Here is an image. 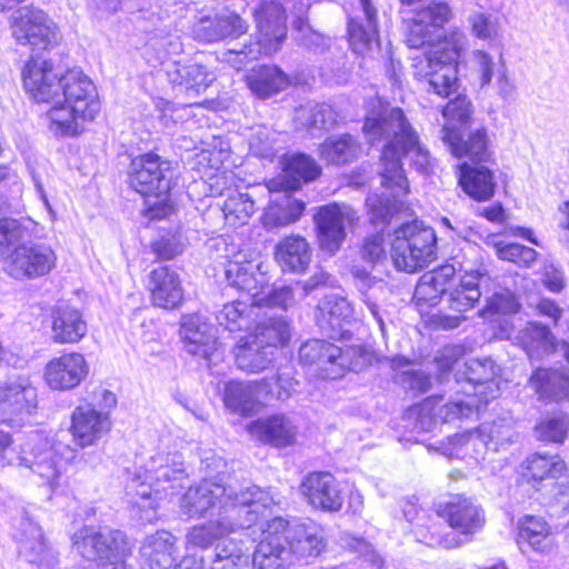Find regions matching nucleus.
<instances>
[{
	"instance_id": "1",
	"label": "nucleus",
	"mask_w": 569,
	"mask_h": 569,
	"mask_svg": "<svg viewBox=\"0 0 569 569\" xmlns=\"http://www.w3.org/2000/svg\"><path fill=\"white\" fill-rule=\"evenodd\" d=\"M362 131L370 146L381 147L379 173L385 191L367 198L370 222L380 230L366 238L361 248L362 259L375 264L386 258L383 229L402 208V198L409 190L402 159L423 174L433 170L435 159L398 107L381 106L372 110L365 119Z\"/></svg>"
},
{
	"instance_id": "2",
	"label": "nucleus",
	"mask_w": 569,
	"mask_h": 569,
	"mask_svg": "<svg viewBox=\"0 0 569 569\" xmlns=\"http://www.w3.org/2000/svg\"><path fill=\"white\" fill-rule=\"evenodd\" d=\"M23 87L38 102L52 103L48 128L56 137H76L83 122L100 112V100L91 79L78 68L58 72L47 60L30 59L22 70Z\"/></svg>"
},
{
	"instance_id": "3",
	"label": "nucleus",
	"mask_w": 569,
	"mask_h": 569,
	"mask_svg": "<svg viewBox=\"0 0 569 569\" xmlns=\"http://www.w3.org/2000/svg\"><path fill=\"white\" fill-rule=\"evenodd\" d=\"M272 505V495L257 486H224L212 479H203L182 496L180 511L188 518L243 520L248 509H256L258 519Z\"/></svg>"
},
{
	"instance_id": "4",
	"label": "nucleus",
	"mask_w": 569,
	"mask_h": 569,
	"mask_svg": "<svg viewBox=\"0 0 569 569\" xmlns=\"http://www.w3.org/2000/svg\"><path fill=\"white\" fill-rule=\"evenodd\" d=\"M77 459V451L62 442L50 443L40 432L33 431L13 439L0 429V467L28 471L51 489L59 486L67 467Z\"/></svg>"
},
{
	"instance_id": "5",
	"label": "nucleus",
	"mask_w": 569,
	"mask_h": 569,
	"mask_svg": "<svg viewBox=\"0 0 569 569\" xmlns=\"http://www.w3.org/2000/svg\"><path fill=\"white\" fill-rule=\"evenodd\" d=\"M186 478L181 453L158 452L152 456L129 483V489L134 491L133 503L140 510V520L153 522L159 500L181 488Z\"/></svg>"
},
{
	"instance_id": "6",
	"label": "nucleus",
	"mask_w": 569,
	"mask_h": 569,
	"mask_svg": "<svg viewBox=\"0 0 569 569\" xmlns=\"http://www.w3.org/2000/svg\"><path fill=\"white\" fill-rule=\"evenodd\" d=\"M258 39L256 42L237 43L222 53V60L234 69H242L260 56L279 50L287 37L286 14L282 4L274 0H261L253 10Z\"/></svg>"
},
{
	"instance_id": "7",
	"label": "nucleus",
	"mask_w": 569,
	"mask_h": 569,
	"mask_svg": "<svg viewBox=\"0 0 569 569\" xmlns=\"http://www.w3.org/2000/svg\"><path fill=\"white\" fill-rule=\"evenodd\" d=\"M290 339V328L282 318H269L241 338L234 347L238 369L248 373H259L269 368L279 346Z\"/></svg>"
},
{
	"instance_id": "8",
	"label": "nucleus",
	"mask_w": 569,
	"mask_h": 569,
	"mask_svg": "<svg viewBox=\"0 0 569 569\" xmlns=\"http://www.w3.org/2000/svg\"><path fill=\"white\" fill-rule=\"evenodd\" d=\"M465 44V36L456 33L436 46L432 51L423 53V59L418 61L415 68L416 74L425 83L427 91L447 98L457 92V62Z\"/></svg>"
},
{
	"instance_id": "9",
	"label": "nucleus",
	"mask_w": 569,
	"mask_h": 569,
	"mask_svg": "<svg viewBox=\"0 0 569 569\" xmlns=\"http://www.w3.org/2000/svg\"><path fill=\"white\" fill-rule=\"evenodd\" d=\"M73 548L89 561L124 559L131 547L124 532L109 527L83 526L72 536Z\"/></svg>"
},
{
	"instance_id": "10",
	"label": "nucleus",
	"mask_w": 569,
	"mask_h": 569,
	"mask_svg": "<svg viewBox=\"0 0 569 569\" xmlns=\"http://www.w3.org/2000/svg\"><path fill=\"white\" fill-rule=\"evenodd\" d=\"M440 513L449 527L463 537L461 539L452 533L442 537L438 543L446 549L457 548L470 541L486 522L483 509L473 499L462 495H456L440 506Z\"/></svg>"
},
{
	"instance_id": "11",
	"label": "nucleus",
	"mask_w": 569,
	"mask_h": 569,
	"mask_svg": "<svg viewBox=\"0 0 569 569\" xmlns=\"http://www.w3.org/2000/svg\"><path fill=\"white\" fill-rule=\"evenodd\" d=\"M57 254L44 242L28 241L14 246L6 258L3 270L17 280H33L48 276L57 266Z\"/></svg>"
},
{
	"instance_id": "12",
	"label": "nucleus",
	"mask_w": 569,
	"mask_h": 569,
	"mask_svg": "<svg viewBox=\"0 0 569 569\" xmlns=\"http://www.w3.org/2000/svg\"><path fill=\"white\" fill-rule=\"evenodd\" d=\"M174 168L171 161L149 152L131 160L128 179L130 186L143 196H164L173 183Z\"/></svg>"
},
{
	"instance_id": "13",
	"label": "nucleus",
	"mask_w": 569,
	"mask_h": 569,
	"mask_svg": "<svg viewBox=\"0 0 569 569\" xmlns=\"http://www.w3.org/2000/svg\"><path fill=\"white\" fill-rule=\"evenodd\" d=\"M11 29L17 42L32 50H47L60 40L56 23L44 11L33 7L17 10L11 18Z\"/></svg>"
},
{
	"instance_id": "14",
	"label": "nucleus",
	"mask_w": 569,
	"mask_h": 569,
	"mask_svg": "<svg viewBox=\"0 0 569 569\" xmlns=\"http://www.w3.org/2000/svg\"><path fill=\"white\" fill-rule=\"evenodd\" d=\"M38 389L28 376H16L3 381L0 391V413L11 426H22L37 413Z\"/></svg>"
},
{
	"instance_id": "15",
	"label": "nucleus",
	"mask_w": 569,
	"mask_h": 569,
	"mask_svg": "<svg viewBox=\"0 0 569 569\" xmlns=\"http://www.w3.org/2000/svg\"><path fill=\"white\" fill-rule=\"evenodd\" d=\"M451 16L449 6L445 2H430L427 7L417 10L408 22L406 42L413 49L429 48L432 51L436 46L443 42V24Z\"/></svg>"
},
{
	"instance_id": "16",
	"label": "nucleus",
	"mask_w": 569,
	"mask_h": 569,
	"mask_svg": "<svg viewBox=\"0 0 569 569\" xmlns=\"http://www.w3.org/2000/svg\"><path fill=\"white\" fill-rule=\"evenodd\" d=\"M356 219V211L347 204L333 202L319 207L313 220L321 249L331 254L335 253L347 236V226Z\"/></svg>"
},
{
	"instance_id": "17",
	"label": "nucleus",
	"mask_w": 569,
	"mask_h": 569,
	"mask_svg": "<svg viewBox=\"0 0 569 569\" xmlns=\"http://www.w3.org/2000/svg\"><path fill=\"white\" fill-rule=\"evenodd\" d=\"M286 520L276 517L261 529V539L252 555L253 569H288L290 566V551L286 546L283 529Z\"/></svg>"
},
{
	"instance_id": "18",
	"label": "nucleus",
	"mask_w": 569,
	"mask_h": 569,
	"mask_svg": "<svg viewBox=\"0 0 569 569\" xmlns=\"http://www.w3.org/2000/svg\"><path fill=\"white\" fill-rule=\"evenodd\" d=\"M88 373L89 365L82 353L64 352L48 361L43 379L51 390L69 391L78 387Z\"/></svg>"
},
{
	"instance_id": "19",
	"label": "nucleus",
	"mask_w": 569,
	"mask_h": 569,
	"mask_svg": "<svg viewBox=\"0 0 569 569\" xmlns=\"http://www.w3.org/2000/svg\"><path fill=\"white\" fill-rule=\"evenodd\" d=\"M319 360L315 372L323 379L335 380L342 377L347 370H362L370 362V355L361 347L342 350L327 341Z\"/></svg>"
},
{
	"instance_id": "20",
	"label": "nucleus",
	"mask_w": 569,
	"mask_h": 569,
	"mask_svg": "<svg viewBox=\"0 0 569 569\" xmlns=\"http://www.w3.org/2000/svg\"><path fill=\"white\" fill-rule=\"evenodd\" d=\"M319 360L315 372L323 379L335 380L342 377L347 370H362L370 362V355L361 347L342 350L327 341Z\"/></svg>"
},
{
	"instance_id": "21",
	"label": "nucleus",
	"mask_w": 569,
	"mask_h": 569,
	"mask_svg": "<svg viewBox=\"0 0 569 569\" xmlns=\"http://www.w3.org/2000/svg\"><path fill=\"white\" fill-rule=\"evenodd\" d=\"M110 412L98 410L92 403L79 405L71 415L70 431L82 448L96 445L111 430Z\"/></svg>"
},
{
	"instance_id": "22",
	"label": "nucleus",
	"mask_w": 569,
	"mask_h": 569,
	"mask_svg": "<svg viewBox=\"0 0 569 569\" xmlns=\"http://www.w3.org/2000/svg\"><path fill=\"white\" fill-rule=\"evenodd\" d=\"M260 261L256 251L239 250L226 264V280L231 287L244 291L252 298L263 292L264 276L258 272Z\"/></svg>"
},
{
	"instance_id": "23",
	"label": "nucleus",
	"mask_w": 569,
	"mask_h": 569,
	"mask_svg": "<svg viewBox=\"0 0 569 569\" xmlns=\"http://www.w3.org/2000/svg\"><path fill=\"white\" fill-rule=\"evenodd\" d=\"M441 139L451 153L457 158H467L472 166L490 161L492 151L490 140L485 128H478L469 132L467 139L458 128L445 124L441 129Z\"/></svg>"
},
{
	"instance_id": "24",
	"label": "nucleus",
	"mask_w": 569,
	"mask_h": 569,
	"mask_svg": "<svg viewBox=\"0 0 569 569\" xmlns=\"http://www.w3.org/2000/svg\"><path fill=\"white\" fill-rule=\"evenodd\" d=\"M360 10L348 22V37L352 51L368 56L379 49L377 10L371 0H358Z\"/></svg>"
},
{
	"instance_id": "25",
	"label": "nucleus",
	"mask_w": 569,
	"mask_h": 569,
	"mask_svg": "<svg viewBox=\"0 0 569 569\" xmlns=\"http://www.w3.org/2000/svg\"><path fill=\"white\" fill-rule=\"evenodd\" d=\"M286 546L298 560L315 559L319 557L327 547L323 530L315 522L289 525L286 520L283 529Z\"/></svg>"
},
{
	"instance_id": "26",
	"label": "nucleus",
	"mask_w": 569,
	"mask_h": 569,
	"mask_svg": "<svg viewBox=\"0 0 569 569\" xmlns=\"http://www.w3.org/2000/svg\"><path fill=\"white\" fill-rule=\"evenodd\" d=\"M301 493L308 502L323 511H339L343 497L336 478L329 472H311L301 482Z\"/></svg>"
},
{
	"instance_id": "27",
	"label": "nucleus",
	"mask_w": 569,
	"mask_h": 569,
	"mask_svg": "<svg viewBox=\"0 0 569 569\" xmlns=\"http://www.w3.org/2000/svg\"><path fill=\"white\" fill-rule=\"evenodd\" d=\"M19 553L37 569H57L58 557L44 539L42 529L30 519H22Z\"/></svg>"
},
{
	"instance_id": "28",
	"label": "nucleus",
	"mask_w": 569,
	"mask_h": 569,
	"mask_svg": "<svg viewBox=\"0 0 569 569\" xmlns=\"http://www.w3.org/2000/svg\"><path fill=\"white\" fill-rule=\"evenodd\" d=\"M500 338L515 340L530 359H541L552 353L556 348L555 337L550 329L536 322H530L516 332L512 327L509 328L508 321L505 320Z\"/></svg>"
},
{
	"instance_id": "29",
	"label": "nucleus",
	"mask_w": 569,
	"mask_h": 569,
	"mask_svg": "<svg viewBox=\"0 0 569 569\" xmlns=\"http://www.w3.org/2000/svg\"><path fill=\"white\" fill-rule=\"evenodd\" d=\"M256 521V509H248L243 520L212 519L207 523L193 526L186 536V546L187 548L207 549L223 535L232 533L240 528H249Z\"/></svg>"
},
{
	"instance_id": "30",
	"label": "nucleus",
	"mask_w": 569,
	"mask_h": 569,
	"mask_svg": "<svg viewBox=\"0 0 569 569\" xmlns=\"http://www.w3.org/2000/svg\"><path fill=\"white\" fill-rule=\"evenodd\" d=\"M290 189L273 192L261 218L263 227L271 231L297 222L306 210V202L296 198Z\"/></svg>"
},
{
	"instance_id": "31",
	"label": "nucleus",
	"mask_w": 569,
	"mask_h": 569,
	"mask_svg": "<svg viewBox=\"0 0 569 569\" xmlns=\"http://www.w3.org/2000/svg\"><path fill=\"white\" fill-rule=\"evenodd\" d=\"M180 335L188 353L203 358L209 362L218 351L217 339L212 327L200 316L189 315L182 317Z\"/></svg>"
},
{
	"instance_id": "32",
	"label": "nucleus",
	"mask_w": 569,
	"mask_h": 569,
	"mask_svg": "<svg viewBox=\"0 0 569 569\" xmlns=\"http://www.w3.org/2000/svg\"><path fill=\"white\" fill-rule=\"evenodd\" d=\"M321 173V167L306 153H293L282 161V176L268 183L269 191L278 189L298 190L303 182L316 180Z\"/></svg>"
},
{
	"instance_id": "33",
	"label": "nucleus",
	"mask_w": 569,
	"mask_h": 569,
	"mask_svg": "<svg viewBox=\"0 0 569 569\" xmlns=\"http://www.w3.org/2000/svg\"><path fill=\"white\" fill-rule=\"evenodd\" d=\"M177 538L167 530H158L144 538L140 556L149 569H169L177 559Z\"/></svg>"
},
{
	"instance_id": "34",
	"label": "nucleus",
	"mask_w": 569,
	"mask_h": 569,
	"mask_svg": "<svg viewBox=\"0 0 569 569\" xmlns=\"http://www.w3.org/2000/svg\"><path fill=\"white\" fill-rule=\"evenodd\" d=\"M249 432L258 440L274 447L291 446L296 441L297 426L286 415H272L258 419L248 426Z\"/></svg>"
},
{
	"instance_id": "35",
	"label": "nucleus",
	"mask_w": 569,
	"mask_h": 569,
	"mask_svg": "<svg viewBox=\"0 0 569 569\" xmlns=\"http://www.w3.org/2000/svg\"><path fill=\"white\" fill-rule=\"evenodd\" d=\"M149 289L156 307L172 310L183 300V289L179 276L168 267H159L150 272Z\"/></svg>"
},
{
	"instance_id": "36",
	"label": "nucleus",
	"mask_w": 569,
	"mask_h": 569,
	"mask_svg": "<svg viewBox=\"0 0 569 569\" xmlns=\"http://www.w3.org/2000/svg\"><path fill=\"white\" fill-rule=\"evenodd\" d=\"M456 274L452 264H443L423 273L415 289L413 299L419 307L436 306L448 293Z\"/></svg>"
},
{
	"instance_id": "37",
	"label": "nucleus",
	"mask_w": 569,
	"mask_h": 569,
	"mask_svg": "<svg viewBox=\"0 0 569 569\" xmlns=\"http://www.w3.org/2000/svg\"><path fill=\"white\" fill-rule=\"evenodd\" d=\"M395 237L400 239V248L412 250L417 259L423 260L425 266L435 259L437 238L432 228L417 221L403 223L395 230Z\"/></svg>"
},
{
	"instance_id": "38",
	"label": "nucleus",
	"mask_w": 569,
	"mask_h": 569,
	"mask_svg": "<svg viewBox=\"0 0 569 569\" xmlns=\"http://www.w3.org/2000/svg\"><path fill=\"white\" fill-rule=\"evenodd\" d=\"M529 387L540 400H569V370L537 368L530 376Z\"/></svg>"
},
{
	"instance_id": "39",
	"label": "nucleus",
	"mask_w": 569,
	"mask_h": 569,
	"mask_svg": "<svg viewBox=\"0 0 569 569\" xmlns=\"http://www.w3.org/2000/svg\"><path fill=\"white\" fill-rule=\"evenodd\" d=\"M477 405L473 398L457 399L442 403V397L426 399L417 413L420 418L431 416L433 423L453 422L468 419L476 415Z\"/></svg>"
},
{
	"instance_id": "40",
	"label": "nucleus",
	"mask_w": 569,
	"mask_h": 569,
	"mask_svg": "<svg viewBox=\"0 0 569 569\" xmlns=\"http://www.w3.org/2000/svg\"><path fill=\"white\" fill-rule=\"evenodd\" d=\"M269 387L264 380L256 382L229 381L223 389L226 407L240 416H250L258 411L260 405L259 393L262 388Z\"/></svg>"
},
{
	"instance_id": "41",
	"label": "nucleus",
	"mask_w": 569,
	"mask_h": 569,
	"mask_svg": "<svg viewBox=\"0 0 569 569\" xmlns=\"http://www.w3.org/2000/svg\"><path fill=\"white\" fill-rule=\"evenodd\" d=\"M519 543H527L533 551L548 555L557 546L556 533L543 517L526 515L518 521Z\"/></svg>"
},
{
	"instance_id": "42",
	"label": "nucleus",
	"mask_w": 569,
	"mask_h": 569,
	"mask_svg": "<svg viewBox=\"0 0 569 569\" xmlns=\"http://www.w3.org/2000/svg\"><path fill=\"white\" fill-rule=\"evenodd\" d=\"M353 309L348 299L338 293L326 295L318 305L316 319L318 326L333 337L340 333L345 322H348Z\"/></svg>"
},
{
	"instance_id": "43",
	"label": "nucleus",
	"mask_w": 569,
	"mask_h": 569,
	"mask_svg": "<svg viewBox=\"0 0 569 569\" xmlns=\"http://www.w3.org/2000/svg\"><path fill=\"white\" fill-rule=\"evenodd\" d=\"M167 77L172 86L197 93L204 91L216 79L214 73L199 62H172L167 68Z\"/></svg>"
},
{
	"instance_id": "44",
	"label": "nucleus",
	"mask_w": 569,
	"mask_h": 569,
	"mask_svg": "<svg viewBox=\"0 0 569 569\" xmlns=\"http://www.w3.org/2000/svg\"><path fill=\"white\" fill-rule=\"evenodd\" d=\"M351 273L361 301L367 306L371 317L377 322L382 337H386L383 312L376 302L385 291L386 283L383 279L371 276L370 272L360 267H355Z\"/></svg>"
},
{
	"instance_id": "45",
	"label": "nucleus",
	"mask_w": 569,
	"mask_h": 569,
	"mask_svg": "<svg viewBox=\"0 0 569 569\" xmlns=\"http://www.w3.org/2000/svg\"><path fill=\"white\" fill-rule=\"evenodd\" d=\"M459 183L463 191L477 201H486L495 193L492 171L483 164L472 166L468 161L458 166Z\"/></svg>"
},
{
	"instance_id": "46",
	"label": "nucleus",
	"mask_w": 569,
	"mask_h": 569,
	"mask_svg": "<svg viewBox=\"0 0 569 569\" xmlns=\"http://www.w3.org/2000/svg\"><path fill=\"white\" fill-rule=\"evenodd\" d=\"M87 323L78 309L59 306L52 315V339L58 343H76L87 333Z\"/></svg>"
},
{
	"instance_id": "47",
	"label": "nucleus",
	"mask_w": 569,
	"mask_h": 569,
	"mask_svg": "<svg viewBox=\"0 0 569 569\" xmlns=\"http://www.w3.org/2000/svg\"><path fill=\"white\" fill-rule=\"evenodd\" d=\"M460 283L452 290H448L449 308L457 312H465L479 301L481 297L480 282L486 277L482 268L465 269Z\"/></svg>"
},
{
	"instance_id": "48",
	"label": "nucleus",
	"mask_w": 569,
	"mask_h": 569,
	"mask_svg": "<svg viewBox=\"0 0 569 569\" xmlns=\"http://www.w3.org/2000/svg\"><path fill=\"white\" fill-rule=\"evenodd\" d=\"M274 257L283 270L302 272L310 263L311 250L303 237L291 234L276 246Z\"/></svg>"
},
{
	"instance_id": "49",
	"label": "nucleus",
	"mask_w": 569,
	"mask_h": 569,
	"mask_svg": "<svg viewBox=\"0 0 569 569\" xmlns=\"http://www.w3.org/2000/svg\"><path fill=\"white\" fill-rule=\"evenodd\" d=\"M251 92L260 98H270L289 86L288 76L277 66H260L252 69L246 77Z\"/></svg>"
},
{
	"instance_id": "50",
	"label": "nucleus",
	"mask_w": 569,
	"mask_h": 569,
	"mask_svg": "<svg viewBox=\"0 0 569 569\" xmlns=\"http://www.w3.org/2000/svg\"><path fill=\"white\" fill-rule=\"evenodd\" d=\"M360 150V143L351 134L329 137L319 147L321 159L337 166L352 162L359 156Z\"/></svg>"
},
{
	"instance_id": "51",
	"label": "nucleus",
	"mask_w": 569,
	"mask_h": 569,
	"mask_svg": "<svg viewBox=\"0 0 569 569\" xmlns=\"http://www.w3.org/2000/svg\"><path fill=\"white\" fill-rule=\"evenodd\" d=\"M450 448L443 451L449 458H470L475 461L485 459V453L490 450V446L477 429L462 435H455L449 439Z\"/></svg>"
},
{
	"instance_id": "52",
	"label": "nucleus",
	"mask_w": 569,
	"mask_h": 569,
	"mask_svg": "<svg viewBox=\"0 0 569 569\" xmlns=\"http://www.w3.org/2000/svg\"><path fill=\"white\" fill-rule=\"evenodd\" d=\"M523 476L528 481H542L545 479H557L566 470L565 462L558 456H542L539 453L529 457L525 463Z\"/></svg>"
},
{
	"instance_id": "53",
	"label": "nucleus",
	"mask_w": 569,
	"mask_h": 569,
	"mask_svg": "<svg viewBox=\"0 0 569 569\" xmlns=\"http://www.w3.org/2000/svg\"><path fill=\"white\" fill-rule=\"evenodd\" d=\"M296 119L308 130H330L337 123V114L332 107L326 103L301 107L297 110Z\"/></svg>"
},
{
	"instance_id": "54",
	"label": "nucleus",
	"mask_w": 569,
	"mask_h": 569,
	"mask_svg": "<svg viewBox=\"0 0 569 569\" xmlns=\"http://www.w3.org/2000/svg\"><path fill=\"white\" fill-rule=\"evenodd\" d=\"M222 211L228 224L243 226L254 212V202L247 193L230 190L223 201Z\"/></svg>"
},
{
	"instance_id": "55",
	"label": "nucleus",
	"mask_w": 569,
	"mask_h": 569,
	"mask_svg": "<svg viewBox=\"0 0 569 569\" xmlns=\"http://www.w3.org/2000/svg\"><path fill=\"white\" fill-rule=\"evenodd\" d=\"M252 312V303L237 300L223 306L217 315V321L231 332L241 331L250 327Z\"/></svg>"
},
{
	"instance_id": "56",
	"label": "nucleus",
	"mask_w": 569,
	"mask_h": 569,
	"mask_svg": "<svg viewBox=\"0 0 569 569\" xmlns=\"http://www.w3.org/2000/svg\"><path fill=\"white\" fill-rule=\"evenodd\" d=\"M478 430L492 451H499L500 448L511 441L513 436L511 420L508 418H499L492 422H485Z\"/></svg>"
},
{
	"instance_id": "57",
	"label": "nucleus",
	"mask_w": 569,
	"mask_h": 569,
	"mask_svg": "<svg viewBox=\"0 0 569 569\" xmlns=\"http://www.w3.org/2000/svg\"><path fill=\"white\" fill-rule=\"evenodd\" d=\"M250 152L259 158L271 159L274 153V132L264 126L256 127L248 138Z\"/></svg>"
},
{
	"instance_id": "58",
	"label": "nucleus",
	"mask_w": 569,
	"mask_h": 569,
	"mask_svg": "<svg viewBox=\"0 0 569 569\" xmlns=\"http://www.w3.org/2000/svg\"><path fill=\"white\" fill-rule=\"evenodd\" d=\"M472 113V104L466 96L458 94L450 100L442 109V116L447 120L446 124L457 128L453 122L465 126L469 122Z\"/></svg>"
},
{
	"instance_id": "59",
	"label": "nucleus",
	"mask_w": 569,
	"mask_h": 569,
	"mask_svg": "<svg viewBox=\"0 0 569 569\" xmlns=\"http://www.w3.org/2000/svg\"><path fill=\"white\" fill-rule=\"evenodd\" d=\"M472 34L481 40H493L498 37V20L489 13L473 11L468 17Z\"/></svg>"
},
{
	"instance_id": "60",
	"label": "nucleus",
	"mask_w": 569,
	"mask_h": 569,
	"mask_svg": "<svg viewBox=\"0 0 569 569\" xmlns=\"http://www.w3.org/2000/svg\"><path fill=\"white\" fill-rule=\"evenodd\" d=\"M497 254L502 260H508L525 267H529L537 259L535 249L516 242L497 244Z\"/></svg>"
},
{
	"instance_id": "61",
	"label": "nucleus",
	"mask_w": 569,
	"mask_h": 569,
	"mask_svg": "<svg viewBox=\"0 0 569 569\" xmlns=\"http://www.w3.org/2000/svg\"><path fill=\"white\" fill-rule=\"evenodd\" d=\"M516 296L509 290L496 292L487 302L483 315H512L519 310Z\"/></svg>"
},
{
	"instance_id": "62",
	"label": "nucleus",
	"mask_w": 569,
	"mask_h": 569,
	"mask_svg": "<svg viewBox=\"0 0 569 569\" xmlns=\"http://www.w3.org/2000/svg\"><path fill=\"white\" fill-rule=\"evenodd\" d=\"M223 535L218 539L212 560H232L239 563L244 553V543L242 540Z\"/></svg>"
},
{
	"instance_id": "63",
	"label": "nucleus",
	"mask_w": 569,
	"mask_h": 569,
	"mask_svg": "<svg viewBox=\"0 0 569 569\" xmlns=\"http://www.w3.org/2000/svg\"><path fill=\"white\" fill-rule=\"evenodd\" d=\"M295 26L300 32L301 44L307 49L321 53L330 47L331 39L312 30L301 17L295 21Z\"/></svg>"
},
{
	"instance_id": "64",
	"label": "nucleus",
	"mask_w": 569,
	"mask_h": 569,
	"mask_svg": "<svg viewBox=\"0 0 569 569\" xmlns=\"http://www.w3.org/2000/svg\"><path fill=\"white\" fill-rule=\"evenodd\" d=\"M152 249L158 258L169 260L182 253L184 242L181 234L167 232L152 243Z\"/></svg>"
}]
</instances>
